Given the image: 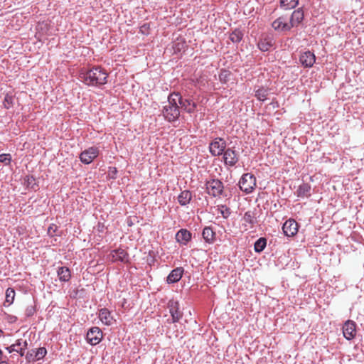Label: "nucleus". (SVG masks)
<instances>
[{
    "mask_svg": "<svg viewBox=\"0 0 364 364\" xmlns=\"http://www.w3.org/2000/svg\"><path fill=\"white\" fill-rule=\"evenodd\" d=\"M82 81L88 86L100 87L107 82L108 73L100 66H94L80 73Z\"/></svg>",
    "mask_w": 364,
    "mask_h": 364,
    "instance_id": "f257e3e1",
    "label": "nucleus"
},
{
    "mask_svg": "<svg viewBox=\"0 0 364 364\" xmlns=\"http://www.w3.org/2000/svg\"><path fill=\"white\" fill-rule=\"evenodd\" d=\"M178 96L176 92L171 93L168 97L167 105L163 106L161 114L165 120L168 122H175L180 117V107L175 97Z\"/></svg>",
    "mask_w": 364,
    "mask_h": 364,
    "instance_id": "f03ea898",
    "label": "nucleus"
},
{
    "mask_svg": "<svg viewBox=\"0 0 364 364\" xmlns=\"http://www.w3.org/2000/svg\"><path fill=\"white\" fill-rule=\"evenodd\" d=\"M239 186L242 191L252 193L256 187V177L250 173H244L239 181Z\"/></svg>",
    "mask_w": 364,
    "mask_h": 364,
    "instance_id": "7ed1b4c3",
    "label": "nucleus"
},
{
    "mask_svg": "<svg viewBox=\"0 0 364 364\" xmlns=\"http://www.w3.org/2000/svg\"><path fill=\"white\" fill-rule=\"evenodd\" d=\"M227 142L222 137L214 138L208 146V150L210 154L213 156H221L227 149Z\"/></svg>",
    "mask_w": 364,
    "mask_h": 364,
    "instance_id": "20e7f679",
    "label": "nucleus"
},
{
    "mask_svg": "<svg viewBox=\"0 0 364 364\" xmlns=\"http://www.w3.org/2000/svg\"><path fill=\"white\" fill-rule=\"evenodd\" d=\"M207 193L213 197H220L224 191V186L219 179H210L205 183Z\"/></svg>",
    "mask_w": 364,
    "mask_h": 364,
    "instance_id": "39448f33",
    "label": "nucleus"
},
{
    "mask_svg": "<svg viewBox=\"0 0 364 364\" xmlns=\"http://www.w3.org/2000/svg\"><path fill=\"white\" fill-rule=\"evenodd\" d=\"M168 309L171 316V319H168V323H177L183 317V312L179 310V303L173 299L168 302Z\"/></svg>",
    "mask_w": 364,
    "mask_h": 364,
    "instance_id": "423d86ee",
    "label": "nucleus"
},
{
    "mask_svg": "<svg viewBox=\"0 0 364 364\" xmlns=\"http://www.w3.org/2000/svg\"><path fill=\"white\" fill-rule=\"evenodd\" d=\"M178 96L175 97L180 109L181 108L185 112L191 114L196 111L197 107L196 103L193 102L190 98H183L179 92H176Z\"/></svg>",
    "mask_w": 364,
    "mask_h": 364,
    "instance_id": "0eeeda50",
    "label": "nucleus"
},
{
    "mask_svg": "<svg viewBox=\"0 0 364 364\" xmlns=\"http://www.w3.org/2000/svg\"><path fill=\"white\" fill-rule=\"evenodd\" d=\"M272 28L279 32H287L292 28L289 18L287 16H282L275 19L272 23Z\"/></svg>",
    "mask_w": 364,
    "mask_h": 364,
    "instance_id": "6e6552de",
    "label": "nucleus"
},
{
    "mask_svg": "<svg viewBox=\"0 0 364 364\" xmlns=\"http://www.w3.org/2000/svg\"><path fill=\"white\" fill-rule=\"evenodd\" d=\"M102 338V332L99 327H92L86 335L87 341L92 346L98 344Z\"/></svg>",
    "mask_w": 364,
    "mask_h": 364,
    "instance_id": "1a4fd4ad",
    "label": "nucleus"
},
{
    "mask_svg": "<svg viewBox=\"0 0 364 364\" xmlns=\"http://www.w3.org/2000/svg\"><path fill=\"white\" fill-rule=\"evenodd\" d=\"M222 155L223 156L224 163L227 166H234L239 161V154L232 148L226 149Z\"/></svg>",
    "mask_w": 364,
    "mask_h": 364,
    "instance_id": "9d476101",
    "label": "nucleus"
},
{
    "mask_svg": "<svg viewBox=\"0 0 364 364\" xmlns=\"http://www.w3.org/2000/svg\"><path fill=\"white\" fill-rule=\"evenodd\" d=\"M99 154L98 148L92 146L83 151L80 155V159L85 164H90Z\"/></svg>",
    "mask_w": 364,
    "mask_h": 364,
    "instance_id": "9b49d317",
    "label": "nucleus"
},
{
    "mask_svg": "<svg viewBox=\"0 0 364 364\" xmlns=\"http://www.w3.org/2000/svg\"><path fill=\"white\" fill-rule=\"evenodd\" d=\"M299 225L294 219H289L283 224L284 234L287 237H293L298 232Z\"/></svg>",
    "mask_w": 364,
    "mask_h": 364,
    "instance_id": "f8f14e48",
    "label": "nucleus"
},
{
    "mask_svg": "<svg viewBox=\"0 0 364 364\" xmlns=\"http://www.w3.org/2000/svg\"><path fill=\"white\" fill-rule=\"evenodd\" d=\"M47 353L46 348L44 347L38 349H32L27 352L26 359L28 363L39 360L44 358Z\"/></svg>",
    "mask_w": 364,
    "mask_h": 364,
    "instance_id": "ddd939ff",
    "label": "nucleus"
},
{
    "mask_svg": "<svg viewBox=\"0 0 364 364\" xmlns=\"http://www.w3.org/2000/svg\"><path fill=\"white\" fill-rule=\"evenodd\" d=\"M28 348L27 341H23L22 339H18L14 344L6 347V349L9 353L12 352H17L21 356L25 355V350Z\"/></svg>",
    "mask_w": 364,
    "mask_h": 364,
    "instance_id": "4468645a",
    "label": "nucleus"
},
{
    "mask_svg": "<svg viewBox=\"0 0 364 364\" xmlns=\"http://www.w3.org/2000/svg\"><path fill=\"white\" fill-rule=\"evenodd\" d=\"M356 323L352 320H348L343 326V333L347 340L353 339L355 336Z\"/></svg>",
    "mask_w": 364,
    "mask_h": 364,
    "instance_id": "2eb2a0df",
    "label": "nucleus"
},
{
    "mask_svg": "<svg viewBox=\"0 0 364 364\" xmlns=\"http://www.w3.org/2000/svg\"><path fill=\"white\" fill-rule=\"evenodd\" d=\"M299 61L304 67L311 68L316 61V57L312 52L307 50L300 55Z\"/></svg>",
    "mask_w": 364,
    "mask_h": 364,
    "instance_id": "dca6fc26",
    "label": "nucleus"
},
{
    "mask_svg": "<svg viewBox=\"0 0 364 364\" xmlns=\"http://www.w3.org/2000/svg\"><path fill=\"white\" fill-rule=\"evenodd\" d=\"M274 46L273 37L271 36H263L258 42V48L262 51H268Z\"/></svg>",
    "mask_w": 364,
    "mask_h": 364,
    "instance_id": "f3484780",
    "label": "nucleus"
},
{
    "mask_svg": "<svg viewBox=\"0 0 364 364\" xmlns=\"http://www.w3.org/2000/svg\"><path fill=\"white\" fill-rule=\"evenodd\" d=\"M192 235L186 229H181L176 234V240L182 245H186L191 240Z\"/></svg>",
    "mask_w": 364,
    "mask_h": 364,
    "instance_id": "a211bd4d",
    "label": "nucleus"
},
{
    "mask_svg": "<svg viewBox=\"0 0 364 364\" xmlns=\"http://www.w3.org/2000/svg\"><path fill=\"white\" fill-rule=\"evenodd\" d=\"M304 16L302 9L299 8L294 11L290 18H289L290 23L292 24V28L298 26L302 22Z\"/></svg>",
    "mask_w": 364,
    "mask_h": 364,
    "instance_id": "6ab92c4d",
    "label": "nucleus"
},
{
    "mask_svg": "<svg viewBox=\"0 0 364 364\" xmlns=\"http://www.w3.org/2000/svg\"><path fill=\"white\" fill-rule=\"evenodd\" d=\"M183 272V267H177L173 269L167 277V283L173 284L178 282L181 279Z\"/></svg>",
    "mask_w": 364,
    "mask_h": 364,
    "instance_id": "aec40b11",
    "label": "nucleus"
},
{
    "mask_svg": "<svg viewBox=\"0 0 364 364\" xmlns=\"http://www.w3.org/2000/svg\"><path fill=\"white\" fill-rule=\"evenodd\" d=\"M112 258L114 261L127 262L129 260V255L124 250L119 248L112 252Z\"/></svg>",
    "mask_w": 364,
    "mask_h": 364,
    "instance_id": "412c9836",
    "label": "nucleus"
},
{
    "mask_svg": "<svg viewBox=\"0 0 364 364\" xmlns=\"http://www.w3.org/2000/svg\"><path fill=\"white\" fill-rule=\"evenodd\" d=\"M99 318L105 325L110 326L112 323L113 318L110 311L106 308L100 310Z\"/></svg>",
    "mask_w": 364,
    "mask_h": 364,
    "instance_id": "4be33fe9",
    "label": "nucleus"
},
{
    "mask_svg": "<svg viewBox=\"0 0 364 364\" xmlns=\"http://www.w3.org/2000/svg\"><path fill=\"white\" fill-rule=\"evenodd\" d=\"M311 187L310 184L303 183L299 186L296 191V195L300 198L309 197L311 196Z\"/></svg>",
    "mask_w": 364,
    "mask_h": 364,
    "instance_id": "5701e85b",
    "label": "nucleus"
},
{
    "mask_svg": "<svg viewBox=\"0 0 364 364\" xmlns=\"http://www.w3.org/2000/svg\"><path fill=\"white\" fill-rule=\"evenodd\" d=\"M192 199V193L190 191H183L178 196V201L182 206L188 205Z\"/></svg>",
    "mask_w": 364,
    "mask_h": 364,
    "instance_id": "b1692460",
    "label": "nucleus"
},
{
    "mask_svg": "<svg viewBox=\"0 0 364 364\" xmlns=\"http://www.w3.org/2000/svg\"><path fill=\"white\" fill-rule=\"evenodd\" d=\"M57 273L60 282H66L70 279V270L67 267H59L57 271Z\"/></svg>",
    "mask_w": 364,
    "mask_h": 364,
    "instance_id": "393cba45",
    "label": "nucleus"
},
{
    "mask_svg": "<svg viewBox=\"0 0 364 364\" xmlns=\"http://www.w3.org/2000/svg\"><path fill=\"white\" fill-rule=\"evenodd\" d=\"M203 238L208 243H213L215 239V232L210 227H205L202 232Z\"/></svg>",
    "mask_w": 364,
    "mask_h": 364,
    "instance_id": "a878e982",
    "label": "nucleus"
},
{
    "mask_svg": "<svg viewBox=\"0 0 364 364\" xmlns=\"http://www.w3.org/2000/svg\"><path fill=\"white\" fill-rule=\"evenodd\" d=\"M242 220L246 223L250 225V228H252L255 224L257 223V218L255 216V213L252 211H247L245 213Z\"/></svg>",
    "mask_w": 364,
    "mask_h": 364,
    "instance_id": "bb28decb",
    "label": "nucleus"
},
{
    "mask_svg": "<svg viewBox=\"0 0 364 364\" xmlns=\"http://www.w3.org/2000/svg\"><path fill=\"white\" fill-rule=\"evenodd\" d=\"M280 7L285 9H294L299 4V0H280Z\"/></svg>",
    "mask_w": 364,
    "mask_h": 364,
    "instance_id": "cd10ccee",
    "label": "nucleus"
},
{
    "mask_svg": "<svg viewBox=\"0 0 364 364\" xmlns=\"http://www.w3.org/2000/svg\"><path fill=\"white\" fill-rule=\"evenodd\" d=\"M267 245V239L265 237H260L255 242V251L256 252H262Z\"/></svg>",
    "mask_w": 364,
    "mask_h": 364,
    "instance_id": "c85d7f7f",
    "label": "nucleus"
},
{
    "mask_svg": "<svg viewBox=\"0 0 364 364\" xmlns=\"http://www.w3.org/2000/svg\"><path fill=\"white\" fill-rule=\"evenodd\" d=\"M15 297V291L12 288H8L6 291V301L4 304V306H9L14 302Z\"/></svg>",
    "mask_w": 364,
    "mask_h": 364,
    "instance_id": "c756f323",
    "label": "nucleus"
},
{
    "mask_svg": "<svg viewBox=\"0 0 364 364\" xmlns=\"http://www.w3.org/2000/svg\"><path fill=\"white\" fill-rule=\"evenodd\" d=\"M242 37H243L242 32L238 29H235L234 31H232L230 34L229 38L232 43H237L240 42Z\"/></svg>",
    "mask_w": 364,
    "mask_h": 364,
    "instance_id": "7c9ffc66",
    "label": "nucleus"
},
{
    "mask_svg": "<svg viewBox=\"0 0 364 364\" xmlns=\"http://www.w3.org/2000/svg\"><path fill=\"white\" fill-rule=\"evenodd\" d=\"M268 95V90L264 87L259 88L255 92V97L260 101L266 100Z\"/></svg>",
    "mask_w": 364,
    "mask_h": 364,
    "instance_id": "2f4dec72",
    "label": "nucleus"
},
{
    "mask_svg": "<svg viewBox=\"0 0 364 364\" xmlns=\"http://www.w3.org/2000/svg\"><path fill=\"white\" fill-rule=\"evenodd\" d=\"M14 103V98L11 95L6 94L3 100V106L5 109H10L13 107Z\"/></svg>",
    "mask_w": 364,
    "mask_h": 364,
    "instance_id": "473e14b6",
    "label": "nucleus"
},
{
    "mask_svg": "<svg viewBox=\"0 0 364 364\" xmlns=\"http://www.w3.org/2000/svg\"><path fill=\"white\" fill-rule=\"evenodd\" d=\"M218 210L224 218H228L231 214L230 209L225 205H218Z\"/></svg>",
    "mask_w": 364,
    "mask_h": 364,
    "instance_id": "72a5a7b5",
    "label": "nucleus"
},
{
    "mask_svg": "<svg viewBox=\"0 0 364 364\" xmlns=\"http://www.w3.org/2000/svg\"><path fill=\"white\" fill-rule=\"evenodd\" d=\"M231 73L230 71L226 70H222L219 75V80L223 83H226L230 80Z\"/></svg>",
    "mask_w": 364,
    "mask_h": 364,
    "instance_id": "f704fd0d",
    "label": "nucleus"
},
{
    "mask_svg": "<svg viewBox=\"0 0 364 364\" xmlns=\"http://www.w3.org/2000/svg\"><path fill=\"white\" fill-rule=\"evenodd\" d=\"M35 181L36 178L33 176H27L25 178V184L27 187L34 188V185H36Z\"/></svg>",
    "mask_w": 364,
    "mask_h": 364,
    "instance_id": "c9c22d12",
    "label": "nucleus"
},
{
    "mask_svg": "<svg viewBox=\"0 0 364 364\" xmlns=\"http://www.w3.org/2000/svg\"><path fill=\"white\" fill-rule=\"evenodd\" d=\"M11 161V156L9 154H0V162L4 164H9Z\"/></svg>",
    "mask_w": 364,
    "mask_h": 364,
    "instance_id": "e433bc0d",
    "label": "nucleus"
},
{
    "mask_svg": "<svg viewBox=\"0 0 364 364\" xmlns=\"http://www.w3.org/2000/svg\"><path fill=\"white\" fill-rule=\"evenodd\" d=\"M36 313V309L34 306H28L25 310V315L26 317H31Z\"/></svg>",
    "mask_w": 364,
    "mask_h": 364,
    "instance_id": "4c0bfd02",
    "label": "nucleus"
},
{
    "mask_svg": "<svg viewBox=\"0 0 364 364\" xmlns=\"http://www.w3.org/2000/svg\"><path fill=\"white\" fill-rule=\"evenodd\" d=\"M5 358L4 360L1 359V360H0V364H9V363H8V358H7L6 356H5V358Z\"/></svg>",
    "mask_w": 364,
    "mask_h": 364,
    "instance_id": "58836bf2",
    "label": "nucleus"
},
{
    "mask_svg": "<svg viewBox=\"0 0 364 364\" xmlns=\"http://www.w3.org/2000/svg\"><path fill=\"white\" fill-rule=\"evenodd\" d=\"M51 231L55 232V228H53V227H49V228H48V233L50 234V235L52 234Z\"/></svg>",
    "mask_w": 364,
    "mask_h": 364,
    "instance_id": "ea45409f",
    "label": "nucleus"
},
{
    "mask_svg": "<svg viewBox=\"0 0 364 364\" xmlns=\"http://www.w3.org/2000/svg\"><path fill=\"white\" fill-rule=\"evenodd\" d=\"M3 359V352L2 350L0 349V360Z\"/></svg>",
    "mask_w": 364,
    "mask_h": 364,
    "instance_id": "a19ab883",
    "label": "nucleus"
},
{
    "mask_svg": "<svg viewBox=\"0 0 364 364\" xmlns=\"http://www.w3.org/2000/svg\"><path fill=\"white\" fill-rule=\"evenodd\" d=\"M356 2H360L362 0H355Z\"/></svg>",
    "mask_w": 364,
    "mask_h": 364,
    "instance_id": "79ce46f5",
    "label": "nucleus"
},
{
    "mask_svg": "<svg viewBox=\"0 0 364 364\" xmlns=\"http://www.w3.org/2000/svg\"><path fill=\"white\" fill-rule=\"evenodd\" d=\"M0 332L3 333L2 330L0 329Z\"/></svg>",
    "mask_w": 364,
    "mask_h": 364,
    "instance_id": "37998d69",
    "label": "nucleus"
}]
</instances>
